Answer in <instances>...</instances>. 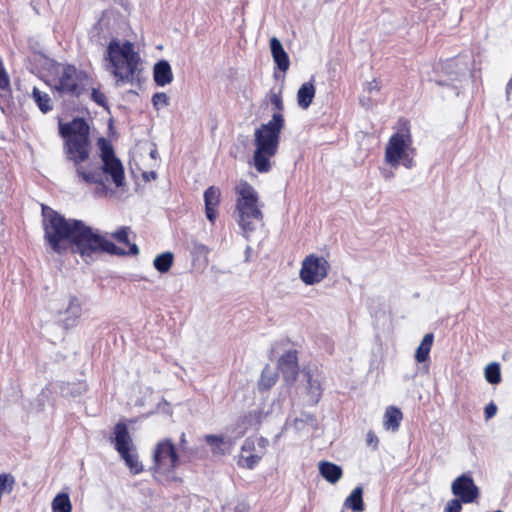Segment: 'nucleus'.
<instances>
[{
	"label": "nucleus",
	"mask_w": 512,
	"mask_h": 512,
	"mask_svg": "<svg viewBox=\"0 0 512 512\" xmlns=\"http://www.w3.org/2000/svg\"><path fill=\"white\" fill-rule=\"evenodd\" d=\"M59 134L64 139L63 151L67 161L73 163L76 174L87 184H96L102 191L107 189V182L117 187L124 185V167L116 157L112 144L105 138L98 140L102 164L97 167L85 168L82 164L90 158L92 143L90 127L84 118H74L67 123L59 124Z\"/></svg>",
	"instance_id": "obj_1"
},
{
	"label": "nucleus",
	"mask_w": 512,
	"mask_h": 512,
	"mask_svg": "<svg viewBox=\"0 0 512 512\" xmlns=\"http://www.w3.org/2000/svg\"><path fill=\"white\" fill-rule=\"evenodd\" d=\"M107 70L117 79V84H133L140 72L141 58L130 41L112 39L106 49Z\"/></svg>",
	"instance_id": "obj_2"
},
{
	"label": "nucleus",
	"mask_w": 512,
	"mask_h": 512,
	"mask_svg": "<svg viewBox=\"0 0 512 512\" xmlns=\"http://www.w3.org/2000/svg\"><path fill=\"white\" fill-rule=\"evenodd\" d=\"M283 128V114L273 113L269 122L262 124L255 130L253 164L259 173L270 171V159L277 154Z\"/></svg>",
	"instance_id": "obj_3"
},
{
	"label": "nucleus",
	"mask_w": 512,
	"mask_h": 512,
	"mask_svg": "<svg viewBox=\"0 0 512 512\" xmlns=\"http://www.w3.org/2000/svg\"><path fill=\"white\" fill-rule=\"evenodd\" d=\"M42 217L46 243L55 253H65L69 249L79 220L67 219L46 205H42Z\"/></svg>",
	"instance_id": "obj_4"
},
{
	"label": "nucleus",
	"mask_w": 512,
	"mask_h": 512,
	"mask_svg": "<svg viewBox=\"0 0 512 512\" xmlns=\"http://www.w3.org/2000/svg\"><path fill=\"white\" fill-rule=\"evenodd\" d=\"M238 195L236 200V221L246 237L262 223L263 213L259 206L257 191L247 181L241 180L235 187Z\"/></svg>",
	"instance_id": "obj_5"
},
{
	"label": "nucleus",
	"mask_w": 512,
	"mask_h": 512,
	"mask_svg": "<svg viewBox=\"0 0 512 512\" xmlns=\"http://www.w3.org/2000/svg\"><path fill=\"white\" fill-rule=\"evenodd\" d=\"M395 132L390 136L385 147V162L392 167H397L400 162L408 169L415 165L413 154L415 148L413 145V136L411 133L410 121L406 118H399L395 127Z\"/></svg>",
	"instance_id": "obj_6"
},
{
	"label": "nucleus",
	"mask_w": 512,
	"mask_h": 512,
	"mask_svg": "<svg viewBox=\"0 0 512 512\" xmlns=\"http://www.w3.org/2000/svg\"><path fill=\"white\" fill-rule=\"evenodd\" d=\"M69 249L73 253L80 254L84 259L102 252L112 255L125 254L113 242L107 240L97 230L92 229L81 220L77 223Z\"/></svg>",
	"instance_id": "obj_7"
},
{
	"label": "nucleus",
	"mask_w": 512,
	"mask_h": 512,
	"mask_svg": "<svg viewBox=\"0 0 512 512\" xmlns=\"http://www.w3.org/2000/svg\"><path fill=\"white\" fill-rule=\"evenodd\" d=\"M180 463V455L171 439L159 441L153 450V471L155 477L174 480V472Z\"/></svg>",
	"instance_id": "obj_8"
},
{
	"label": "nucleus",
	"mask_w": 512,
	"mask_h": 512,
	"mask_svg": "<svg viewBox=\"0 0 512 512\" xmlns=\"http://www.w3.org/2000/svg\"><path fill=\"white\" fill-rule=\"evenodd\" d=\"M86 72L78 70L74 65L65 64L58 72L53 89L60 95L79 97L85 90Z\"/></svg>",
	"instance_id": "obj_9"
},
{
	"label": "nucleus",
	"mask_w": 512,
	"mask_h": 512,
	"mask_svg": "<svg viewBox=\"0 0 512 512\" xmlns=\"http://www.w3.org/2000/svg\"><path fill=\"white\" fill-rule=\"evenodd\" d=\"M297 393L304 404L309 406L316 405L323 393L321 375L311 370L303 371L300 385L297 387Z\"/></svg>",
	"instance_id": "obj_10"
},
{
	"label": "nucleus",
	"mask_w": 512,
	"mask_h": 512,
	"mask_svg": "<svg viewBox=\"0 0 512 512\" xmlns=\"http://www.w3.org/2000/svg\"><path fill=\"white\" fill-rule=\"evenodd\" d=\"M328 270L329 264L324 257L311 254L302 262L300 278L305 284L313 285L322 281Z\"/></svg>",
	"instance_id": "obj_11"
},
{
	"label": "nucleus",
	"mask_w": 512,
	"mask_h": 512,
	"mask_svg": "<svg viewBox=\"0 0 512 512\" xmlns=\"http://www.w3.org/2000/svg\"><path fill=\"white\" fill-rule=\"evenodd\" d=\"M452 493L463 503L474 502L479 497V488L475 485L471 476L462 474L452 482Z\"/></svg>",
	"instance_id": "obj_12"
},
{
	"label": "nucleus",
	"mask_w": 512,
	"mask_h": 512,
	"mask_svg": "<svg viewBox=\"0 0 512 512\" xmlns=\"http://www.w3.org/2000/svg\"><path fill=\"white\" fill-rule=\"evenodd\" d=\"M82 313V304L79 298L75 295H68L65 297L63 307L58 310V314L62 316L61 321L63 326L68 329L74 327Z\"/></svg>",
	"instance_id": "obj_13"
},
{
	"label": "nucleus",
	"mask_w": 512,
	"mask_h": 512,
	"mask_svg": "<svg viewBox=\"0 0 512 512\" xmlns=\"http://www.w3.org/2000/svg\"><path fill=\"white\" fill-rule=\"evenodd\" d=\"M297 354L296 350H289L278 360V369L281 371L283 379L287 384L294 383L299 373Z\"/></svg>",
	"instance_id": "obj_14"
},
{
	"label": "nucleus",
	"mask_w": 512,
	"mask_h": 512,
	"mask_svg": "<svg viewBox=\"0 0 512 512\" xmlns=\"http://www.w3.org/2000/svg\"><path fill=\"white\" fill-rule=\"evenodd\" d=\"M114 447L119 454L128 450H135L127 425L119 422L114 427Z\"/></svg>",
	"instance_id": "obj_15"
},
{
	"label": "nucleus",
	"mask_w": 512,
	"mask_h": 512,
	"mask_svg": "<svg viewBox=\"0 0 512 512\" xmlns=\"http://www.w3.org/2000/svg\"><path fill=\"white\" fill-rule=\"evenodd\" d=\"M220 196V189L215 186L208 187L204 192L205 214L212 224L218 215L217 208L220 204Z\"/></svg>",
	"instance_id": "obj_16"
},
{
	"label": "nucleus",
	"mask_w": 512,
	"mask_h": 512,
	"mask_svg": "<svg viewBox=\"0 0 512 512\" xmlns=\"http://www.w3.org/2000/svg\"><path fill=\"white\" fill-rule=\"evenodd\" d=\"M270 50L278 69L282 72H286L290 66L289 57L283 45L276 37L270 39Z\"/></svg>",
	"instance_id": "obj_17"
},
{
	"label": "nucleus",
	"mask_w": 512,
	"mask_h": 512,
	"mask_svg": "<svg viewBox=\"0 0 512 512\" xmlns=\"http://www.w3.org/2000/svg\"><path fill=\"white\" fill-rule=\"evenodd\" d=\"M403 420V413L400 408L390 405L386 407L383 415V427L387 431L397 432Z\"/></svg>",
	"instance_id": "obj_18"
},
{
	"label": "nucleus",
	"mask_w": 512,
	"mask_h": 512,
	"mask_svg": "<svg viewBox=\"0 0 512 512\" xmlns=\"http://www.w3.org/2000/svg\"><path fill=\"white\" fill-rule=\"evenodd\" d=\"M173 73L166 60L157 62L154 66V81L158 86H165L172 82Z\"/></svg>",
	"instance_id": "obj_19"
},
{
	"label": "nucleus",
	"mask_w": 512,
	"mask_h": 512,
	"mask_svg": "<svg viewBox=\"0 0 512 512\" xmlns=\"http://www.w3.org/2000/svg\"><path fill=\"white\" fill-rule=\"evenodd\" d=\"M315 91L312 81L303 83L297 92L298 105L303 109H307L313 101Z\"/></svg>",
	"instance_id": "obj_20"
},
{
	"label": "nucleus",
	"mask_w": 512,
	"mask_h": 512,
	"mask_svg": "<svg viewBox=\"0 0 512 512\" xmlns=\"http://www.w3.org/2000/svg\"><path fill=\"white\" fill-rule=\"evenodd\" d=\"M321 476L330 483H336L342 477V469L340 466L322 461L318 465Z\"/></svg>",
	"instance_id": "obj_21"
},
{
	"label": "nucleus",
	"mask_w": 512,
	"mask_h": 512,
	"mask_svg": "<svg viewBox=\"0 0 512 512\" xmlns=\"http://www.w3.org/2000/svg\"><path fill=\"white\" fill-rule=\"evenodd\" d=\"M433 341V333H427L424 335L415 353V359L418 363H423L429 359V354L433 345Z\"/></svg>",
	"instance_id": "obj_22"
},
{
	"label": "nucleus",
	"mask_w": 512,
	"mask_h": 512,
	"mask_svg": "<svg viewBox=\"0 0 512 512\" xmlns=\"http://www.w3.org/2000/svg\"><path fill=\"white\" fill-rule=\"evenodd\" d=\"M31 96L42 113L46 114L53 109L49 94L40 91L37 87H34Z\"/></svg>",
	"instance_id": "obj_23"
},
{
	"label": "nucleus",
	"mask_w": 512,
	"mask_h": 512,
	"mask_svg": "<svg viewBox=\"0 0 512 512\" xmlns=\"http://www.w3.org/2000/svg\"><path fill=\"white\" fill-rule=\"evenodd\" d=\"M120 456L125 461V464L132 474L136 475L143 471V465L139 461L138 454L135 450L125 451V453L120 454Z\"/></svg>",
	"instance_id": "obj_24"
},
{
	"label": "nucleus",
	"mask_w": 512,
	"mask_h": 512,
	"mask_svg": "<svg viewBox=\"0 0 512 512\" xmlns=\"http://www.w3.org/2000/svg\"><path fill=\"white\" fill-rule=\"evenodd\" d=\"M278 379V374L269 365H266L262 370L261 377L259 380V388L262 390H268L275 385Z\"/></svg>",
	"instance_id": "obj_25"
},
{
	"label": "nucleus",
	"mask_w": 512,
	"mask_h": 512,
	"mask_svg": "<svg viewBox=\"0 0 512 512\" xmlns=\"http://www.w3.org/2000/svg\"><path fill=\"white\" fill-rule=\"evenodd\" d=\"M52 512H71L72 504L67 493L57 494L51 503Z\"/></svg>",
	"instance_id": "obj_26"
},
{
	"label": "nucleus",
	"mask_w": 512,
	"mask_h": 512,
	"mask_svg": "<svg viewBox=\"0 0 512 512\" xmlns=\"http://www.w3.org/2000/svg\"><path fill=\"white\" fill-rule=\"evenodd\" d=\"M174 256L171 252H164L156 256L153 265L160 273H166L170 270L173 264Z\"/></svg>",
	"instance_id": "obj_27"
},
{
	"label": "nucleus",
	"mask_w": 512,
	"mask_h": 512,
	"mask_svg": "<svg viewBox=\"0 0 512 512\" xmlns=\"http://www.w3.org/2000/svg\"><path fill=\"white\" fill-rule=\"evenodd\" d=\"M205 441L211 447V450L213 453H215V454H224L225 453V446L228 444V442H226L222 436L206 435Z\"/></svg>",
	"instance_id": "obj_28"
},
{
	"label": "nucleus",
	"mask_w": 512,
	"mask_h": 512,
	"mask_svg": "<svg viewBox=\"0 0 512 512\" xmlns=\"http://www.w3.org/2000/svg\"><path fill=\"white\" fill-rule=\"evenodd\" d=\"M485 379L490 384H498L501 381V370L498 363H490L485 368Z\"/></svg>",
	"instance_id": "obj_29"
},
{
	"label": "nucleus",
	"mask_w": 512,
	"mask_h": 512,
	"mask_svg": "<svg viewBox=\"0 0 512 512\" xmlns=\"http://www.w3.org/2000/svg\"><path fill=\"white\" fill-rule=\"evenodd\" d=\"M261 456L257 454H251L248 456L241 455V457L238 460V464L241 467L247 468V469H253L258 462L260 461Z\"/></svg>",
	"instance_id": "obj_30"
},
{
	"label": "nucleus",
	"mask_w": 512,
	"mask_h": 512,
	"mask_svg": "<svg viewBox=\"0 0 512 512\" xmlns=\"http://www.w3.org/2000/svg\"><path fill=\"white\" fill-rule=\"evenodd\" d=\"M178 445H179L180 452L182 453L184 458H188V460H190L194 456L195 451L188 447V441L186 438V434L184 432H182L180 435Z\"/></svg>",
	"instance_id": "obj_31"
},
{
	"label": "nucleus",
	"mask_w": 512,
	"mask_h": 512,
	"mask_svg": "<svg viewBox=\"0 0 512 512\" xmlns=\"http://www.w3.org/2000/svg\"><path fill=\"white\" fill-rule=\"evenodd\" d=\"M270 103L273 105L275 112L278 114H282V110L284 109V104L282 100L281 90L278 92L271 91L270 93Z\"/></svg>",
	"instance_id": "obj_32"
},
{
	"label": "nucleus",
	"mask_w": 512,
	"mask_h": 512,
	"mask_svg": "<svg viewBox=\"0 0 512 512\" xmlns=\"http://www.w3.org/2000/svg\"><path fill=\"white\" fill-rule=\"evenodd\" d=\"M152 103L155 109L169 105V97L164 92H157L152 97Z\"/></svg>",
	"instance_id": "obj_33"
},
{
	"label": "nucleus",
	"mask_w": 512,
	"mask_h": 512,
	"mask_svg": "<svg viewBox=\"0 0 512 512\" xmlns=\"http://www.w3.org/2000/svg\"><path fill=\"white\" fill-rule=\"evenodd\" d=\"M315 422V418L311 414H305L302 417L295 418L293 421V425L296 429L300 430L305 427L306 424H313Z\"/></svg>",
	"instance_id": "obj_34"
},
{
	"label": "nucleus",
	"mask_w": 512,
	"mask_h": 512,
	"mask_svg": "<svg viewBox=\"0 0 512 512\" xmlns=\"http://www.w3.org/2000/svg\"><path fill=\"white\" fill-rule=\"evenodd\" d=\"M362 494L363 490L361 487L354 488V512L362 511L364 508Z\"/></svg>",
	"instance_id": "obj_35"
},
{
	"label": "nucleus",
	"mask_w": 512,
	"mask_h": 512,
	"mask_svg": "<svg viewBox=\"0 0 512 512\" xmlns=\"http://www.w3.org/2000/svg\"><path fill=\"white\" fill-rule=\"evenodd\" d=\"M462 503L463 502L458 498L451 499L447 502L444 512H461Z\"/></svg>",
	"instance_id": "obj_36"
},
{
	"label": "nucleus",
	"mask_w": 512,
	"mask_h": 512,
	"mask_svg": "<svg viewBox=\"0 0 512 512\" xmlns=\"http://www.w3.org/2000/svg\"><path fill=\"white\" fill-rule=\"evenodd\" d=\"M91 99L100 106H106V96L99 89L93 88L91 92Z\"/></svg>",
	"instance_id": "obj_37"
},
{
	"label": "nucleus",
	"mask_w": 512,
	"mask_h": 512,
	"mask_svg": "<svg viewBox=\"0 0 512 512\" xmlns=\"http://www.w3.org/2000/svg\"><path fill=\"white\" fill-rule=\"evenodd\" d=\"M128 227H122L118 231H116L113 234V237L119 242L123 244L129 245V239H128Z\"/></svg>",
	"instance_id": "obj_38"
},
{
	"label": "nucleus",
	"mask_w": 512,
	"mask_h": 512,
	"mask_svg": "<svg viewBox=\"0 0 512 512\" xmlns=\"http://www.w3.org/2000/svg\"><path fill=\"white\" fill-rule=\"evenodd\" d=\"M366 444L371 447L372 450L376 451L379 446V438L374 431L369 430L366 435Z\"/></svg>",
	"instance_id": "obj_39"
},
{
	"label": "nucleus",
	"mask_w": 512,
	"mask_h": 512,
	"mask_svg": "<svg viewBox=\"0 0 512 512\" xmlns=\"http://www.w3.org/2000/svg\"><path fill=\"white\" fill-rule=\"evenodd\" d=\"M380 88V83L376 79H373L370 82H366L364 85V90L367 91L369 95H371L373 92H379Z\"/></svg>",
	"instance_id": "obj_40"
},
{
	"label": "nucleus",
	"mask_w": 512,
	"mask_h": 512,
	"mask_svg": "<svg viewBox=\"0 0 512 512\" xmlns=\"http://www.w3.org/2000/svg\"><path fill=\"white\" fill-rule=\"evenodd\" d=\"M497 410V405L494 402L487 404L484 409L485 419L489 420L494 417L497 413Z\"/></svg>",
	"instance_id": "obj_41"
},
{
	"label": "nucleus",
	"mask_w": 512,
	"mask_h": 512,
	"mask_svg": "<svg viewBox=\"0 0 512 512\" xmlns=\"http://www.w3.org/2000/svg\"><path fill=\"white\" fill-rule=\"evenodd\" d=\"M342 512H352V493L346 497Z\"/></svg>",
	"instance_id": "obj_42"
},
{
	"label": "nucleus",
	"mask_w": 512,
	"mask_h": 512,
	"mask_svg": "<svg viewBox=\"0 0 512 512\" xmlns=\"http://www.w3.org/2000/svg\"><path fill=\"white\" fill-rule=\"evenodd\" d=\"M234 512H249V507L244 503H240L235 506Z\"/></svg>",
	"instance_id": "obj_43"
},
{
	"label": "nucleus",
	"mask_w": 512,
	"mask_h": 512,
	"mask_svg": "<svg viewBox=\"0 0 512 512\" xmlns=\"http://www.w3.org/2000/svg\"><path fill=\"white\" fill-rule=\"evenodd\" d=\"M139 253V249L136 244L130 245L129 254L137 255Z\"/></svg>",
	"instance_id": "obj_44"
},
{
	"label": "nucleus",
	"mask_w": 512,
	"mask_h": 512,
	"mask_svg": "<svg viewBox=\"0 0 512 512\" xmlns=\"http://www.w3.org/2000/svg\"><path fill=\"white\" fill-rule=\"evenodd\" d=\"M267 444H268L267 439H265V438H263V437H260V438L258 439V445H259L261 448H263V449H264V448L266 447V445H267Z\"/></svg>",
	"instance_id": "obj_45"
},
{
	"label": "nucleus",
	"mask_w": 512,
	"mask_h": 512,
	"mask_svg": "<svg viewBox=\"0 0 512 512\" xmlns=\"http://www.w3.org/2000/svg\"><path fill=\"white\" fill-rule=\"evenodd\" d=\"M252 449V444L250 443L249 440L245 441L243 447H242V451H247V450H251Z\"/></svg>",
	"instance_id": "obj_46"
},
{
	"label": "nucleus",
	"mask_w": 512,
	"mask_h": 512,
	"mask_svg": "<svg viewBox=\"0 0 512 512\" xmlns=\"http://www.w3.org/2000/svg\"><path fill=\"white\" fill-rule=\"evenodd\" d=\"M150 177L155 178L156 177V173L155 172H151Z\"/></svg>",
	"instance_id": "obj_47"
},
{
	"label": "nucleus",
	"mask_w": 512,
	"mask_h": 512,
	"mask_svg": "<svg viewBox=\"0 0 512 512\" xmlns=\"http://www.w3.org/2000/svg\"><path fill=\"white\" fill-rule=\"evenodd\" d=\"M150 177L155 178L156 177V173L155 172H151Z\"/></svg>",
	"instance_id": "obj_48"
},
{
	"label": "nucleus",
	"mask_w": 512,
	"mask_h": 512,
	"mask_svg": "<svg viewBox=\"0 0 512 512\" xmlns=\"http://www.w3.org/2000/svg\"><path fill=\"white\" fill-rule=\"evenodd\" d=\"M151 157H155V151L151 152Z\"/></svg>",
	"instance_id": "obj_49"
},
{
	"label": "nucleus",
	"mask_w": 512,
	"mask_h": 512,
	"mask_svg": "<svg viewBox=\"0 0 512 512\" xmlns=\"http://www.w3.org/2000/svg\"><path fill=\"white\" fill-rule=\"evenodd\" d=\"M494 512H503V511H501V510H497V511H494Z\"/></svg>",
	"instance_id": "obj_50"
}]
</instances>
